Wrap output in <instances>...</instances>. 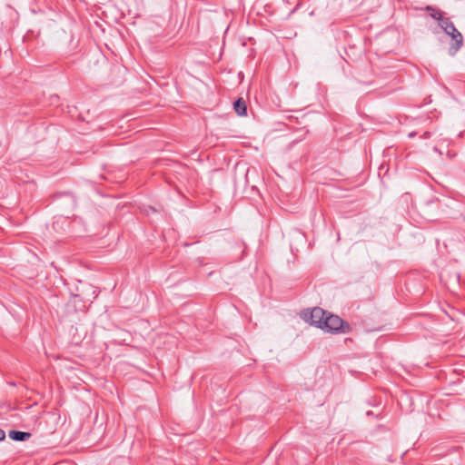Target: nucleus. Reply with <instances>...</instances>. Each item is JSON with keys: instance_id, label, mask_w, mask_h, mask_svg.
Instances as JSON below:
<instances>
[{"instance_id": "1", "label": "nucleus", "mask_w": 465, "mask_h": 465, "mask_svg": "<svg viewBox=\"0 0 465 465\" xmlns=\"http://www.w3.org/2000/svg\"><path fill=\"white\" fill-rule=\"evenodd\" d=\"M440 27L444 32L451 37L454 44L450 47L449 53L450 55H454L463 45L462 35L456 29L453 23L448 19H440Z\"/></svg>"}, {"instance_id": "2", "label": "nucleus", "mask_w": 465, "mask_h": 465, "mask_svg": "<svg viewBox=\"0 0 465 465\" xmlns=\"http://www.w3.org/2000/svg\"><path fill=\"white\" fill-rule=\"evenodd\" d=\"M301 316L306 322L322 329L323 324L322 322L326 316V312L322 308L314 307L312 310L303 311Z\"/></svg>"}, {"instance_id": "3", "label": "nucleus", "mask_w": 465, "mask_h": 465, "mask_svg": "<svg viewBox=\"0 0 465 465\" xmlns=\"http://www.w3.org/2000/svg\"><path fill=\"white\" fill-rule=\"evenodd\" d=\"M322 330L328 332H338L343 327V321L337 315L327 314L322 322Z\"/></svg>"}, {"instance_id": "4", "label": "nucleus", "mask_w": 465, "mask_h": 465, "mask_svg": "<svg viewBox=\"0 0 465 465\" xmlns=\"http://www.w3.org/2000/svg\"><path fill=\"white\" fill-rule=\"evenodd\" d=\"M8 436L13 440L24 441V440H28L31 437V434L29 432L10 430Z\"/></svg>"}, {"instance_id": "5", "label": "nucleus", "mask_w": 465, "mask_h": 465, "mask_svg": "<svg viewBox=\"0 0 465 465\" xmlns=\"http://www.w3.org/2000/svg\"><path fill=\"white\" fill-rule=\"evenodd\" d=\"M233 106H234L235 112L238 115H240V116L246 115L247 107H246L245 101L242 98L238 99L233 104Z\"/></svg>"}, {"instance_id": "6", "label": "nucleus", "mask_w": 465, "mask_h": 465, "mask_svg": "<svg viewBox=\"0 0 465 465\" xmlns=\"http://www.w3.org/2000/svg\"><path fill=\"white\" fill-rule=\"evenodd\" d=\"M428 10H432L433 13L430 15L434 19L439 21V25L440 26V19H444L441 15V13L440 11H435L431 7L428 6Z\"/></svg>"}, {"instance_id": "7", "label": "nucleus", "mask_w": 465, "mask_h": 465, "mask_svg": "<svg viewBox=\"0 0 465 465\" xmlns=\"http://www.w3.org/2000/svg\"><path fill=\"white\" fill-rule=\"evenodd\" d=\"M5 438V432L2 429H0V441L4 440Z\"/></svg>"}, {"instance_id": "8", "label": "nucleus", "mask_w": 465, "mask_h": 465, "mask_svg": "<svg viewBox=\"0 0 465 465\" xmlns=\"http://www.w3.org/2000/svg\"><path fill=\"white\" fill-rule=\"evenodd\" d=\"M414 135H415V134H414V133H410V134H409V136H410V137H414Z\"/></svg>"}]
</instances>
